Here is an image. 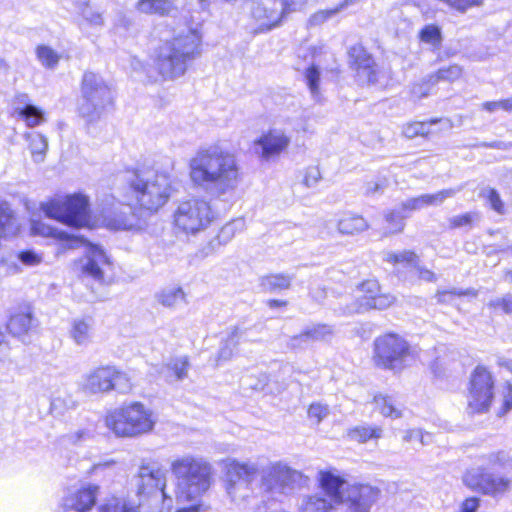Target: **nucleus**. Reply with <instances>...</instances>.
I'll use <instances>...</instances> for the list:
<instances>
[{"label": "nucleus", "mask_w": 512, "mask_h": 512, "mask_svg": "<svg viewBox=\"0 0 512 512\" xmlns=\"http://www.w3.org/2000/svg\"><path fill=\"white\" fill-rule=\"evenodd\" d=\"M403 439L406 442H419L420 445H427V442L424 441V433L420 429L406 431Z\"/></svg>", "instance_id": "60"}, {"label": "nucleus", "mask_w": 512, "mask_h": 512, "mask_svg": "<svg viewBox=\"0 0 512 512\" xmlns=\"http://www.w3.org/2000/svg\"><path fill=\"white\" fill-rule=\"evenodd\" d=\"M482 108L490 113L498 110L512 112V97L499 101H488L482 104Z\"/></svg>", "instance_id": "54"}, {"label": "nucleus", "mask_w": 512, "mask_h": 512, "mask_svg": "<svg viewBox=\"0 0 512 512\" xmlns=\"http://www.w3.org/2000/svg\"><path fill=\"white\" fill-rule=\"evenodd\" d=\"M311 342L327 340L332 337L333 329L326 324H317L305 329Z\"/></svg>", "instance_id": "45"}, {"label": "nucleus", "mask_w": 512, "mask_h": 512, "mask_svg": "<svg viewBox=\"0 0 512 512\" xmlns=\"http://www.w3.org/2000/svg\"><path fill=\"white\" fill-rule=\"evenodd\" d=\"M477 295V292L472 289H452V290H443L438 291L436 294L437 301L439 303H448L450 302L452 296H473L475 297Z\"/></svg>", "instance_id": "49"}, {"label": "nucleus", "mask_w": 512, "mask_h": 512, "mask_svg": "<svg viewBox=\"0 0 512 512\" xmlns=\"http://www.w3.org/2000/svg\"><path fill=\"white\" fill-rule=\"evenodd\" d=\"M478 461L479 465L464 475L463 481L467 487L493 499H500L510 492L512 479L493 471L496 468L512 471V456L507 451L484 454Z\"/></svg>", "instance_id": "4"}, {"label": "nucleus", "mask_w": 512, "mask_h": 512, "mask_svg": "<svg viewBox=\"0 0 512 512\" xmlns=\"http://www.w3.org/2000/svg\"><path fill=\"white\" fill-rule=\"evenodd\" d=\"M461 190L462 187L457 189L449 188L434 194H423L418 197L409 198L400 204L401 210H403L404 213L409 216L412 212L421 210L424 207L440 205L446 199L454 197L456 193L460 192Z\"/></svg>", "instance_id": "19"}, {"label": "nucleus", "mask_w": 512, "mask_h": 512, "mask_svg": "<svg viewBox=\"0 0 512 512\" xmlns=\"http://www.w3.org/2000/svg\"><path fill=\"white\" fill-rule=\"evenodd\" d=\"M348 435L352 440L364 443L370 439L380 438L382 436V429L376 426H357L351 429Z\"/></svg>", "instance_id": "36"}, {"label": "nucleus", "mask_w": 512, "mask_h": 512, "mask_svg": "<svg viewBox=\"0 0 512 512\" xmlns=\"http://www.w3.org/2000/svg\"><path fill=\"white\" fill-rule=\"evenodd\" d=\"M305 79L313 97H316L318 94L320 80L319 69L314 65L307 68L305 71Z\"/></svg>", "instance_id": "50"}, {"label": "nucleus", "mask_w": 512, "mask_h": 512, "mask_svg": "<svg viewBox=\"0 0 512 512\" xmlns=\"http://www.w3.org/2000/svg\"><path fill=\"white\" fill-rule=\"evenodd\" d=\"M41 226L43 228L42 229L43 233H47L48 235H51V236L57 237L61 240L67 241L69 248H76L79 246V244H81L83 242V240L80 237L70 235L66 231L59 230L57 228L45 227L44 225H41Z\"/></svg>", "instance_id": "44"}, {"label": "nucleus", "mask_w": 512, "mask_h": 512, "mask_svg": "<svg viewBox=\"0 0 512 512\" xmlns=\"http://www.w3.org/2000/svg\"><path fill=\"white\" fill-rule=\"evenodd\" d=\"M360 290L365 293L366 301H369L372 295L379 293L380 286L376 280H366L360 284Z\"/></svg>", "instance_id": "58"}, {"label": "nucleus", "mask_w": 512, "mask_h": 512, "mask_svg": "<svg viewBox=\"0 0 512 512\" xmlns=\"http://www.w3.org/2000/svg\"><path fill=\"white\" fill-rule=\"evenodd\" d=\"M190 362L187 356L172 357L161 367L160 374L168 383L182 381L188 376Z\"/></svg>", "instance_id": "23"}, {"label": "nucleus", "mask_w": 512, "mask_h": 512, "mask_svg": "<svg viewBox=\"0 0 512 512\" xmlns=\"http://www.w3.org/2000/svg\"><path fill=\"white\" fill-rule=\"evenodd\" d=\"M115 366H102L87 374L82 383V390L87 394L105 393L112 390V377Z\"/></svg>", "instance_id": "18"}, {"label": "nucleus", "mask_w": 512, "mask_h": 512, "mask_svg": "<svg viewBox=\"0 0 512 512\" xmlns=\"http://www.w3.org/2000/svg\"><path fill=\"white\" fill-rule=\"evenodd\" d=\"M107 226L115 230H129L135 225L132 207L123 205L119 212L112 217H107Z\"/></svg>", "instance_id": "27"}, {"label": "nucleus", "mask_w": 512, "mask_h": 512, "mask_svg": "<svg viewBox=\"0 0 512 512\" xmlns=\"http://www.w3.org/2000/svg\"><path fill=\"white\" fill-rule=\"evenodd\" d=\"M449 222H450V225L452 228H458V227L467 226V225L471 224L472 217H471V214L466 213L463 215H458V216H454V217L450 218Z\"/></svg>", "instance_id": "62"}, {"label": "nucleus", "mask_w": 512, "mask_h": 512, "mask_svg": "<svg viewBox=\"0 0 512 512\" xmlns=\"http://www.w3.org/2000/svg\"><path fill=\"white\" fill-rule=\"evenodd\" d=\"M106 426L118 437H137L153 430V412L140 402H133L109 413Z\"/></svg>", "instance_id": "8"}, {"label": "nucleus", "mask_w": 512, "mask_h": 512, "mask_svg": "<svg viewBox=\"0 0 512 512\" xmlns=\"http://www.w3.org/2000/svg\"><path fill=\"white\" fill-rule=\"evenodd\" d=\"M137 495L150 496L159 493L166 497V477L160 464L152 460H142L137 476L135 477Z\"/></svg>", "instance_id": "15"}, {"label": "nucleus", "mask_w": 512, "mask_h": 512, "mask_svg": "<svg viewBox=\"0 0 512 512\" xmlns=\"http://www.w3.org/2000/svg\"><path fill=\"white\" fill-rule=\"evenodd\" d=\"M395 302V297L389 293L372 295V299L366 301L369 308L383 310L390 307Z\"/></svg>", "instance_id": "48"}, {"label": "nucleus", "mask_w": 512, "mask_h": 512, "mask_svg": "<svg viewBox=\"0 0 512 512\" xmlns=\"http://www.w3.org/2000/svg\"><path fill=\"white\" fill-rule=\"evenodd\" d=\"M41 210L47 217L74 228L85 227L90 222L89 199L81 193L42 203Z\"/></svg>", "instance_id": "10"}, {"label": "nucleus", "mask_w": 512, "mask_h": 512, "mask_svg": "<svg viewBox=\"0 0 512 512\" xmlns=\"http://www.w3.org/2000/svg\"><path fill=\"white\" fill-rule=\"evenodd\" d=\"M82 15L91 25L102 26L104 24L102 14L97 11H93L91 8H85L82 11Z\"/></svg>", "instance_id": "59"}, {"label": "nucleus", "mask_w": 512, "mask_h": 512, "mask_svg": "<svg viewBox=\"0 0 512 512\" xmlns=\"http://www.w3.org/2000/svg\"><path fill=\"white\" fill-rule=\"evenodd\" d=\"M215 214L208 201L191 198L181 201L174 212V223L187 234H196L205 230L214 220Z\"/></svg>", "instance_id": "11"}, {"label": "nucleus", "mask_w": 512, "mask_h": 512, "mask_svg": "<svg viewBox=\"0 0 512 512\" xmlns=\"http://www.w3.org/2000/svg\"><path fill=\"white\" fill-rule=\"evenodd\" d=\"M329 414L327 405L320 403H313L308 409V416L310 419H315L316 423H320Z\"/></svg>", "instance_id": "55"}, {"label": "nucleus", "mask_w": 512, "mask_h": 512, "mask_svg": "<svg viewBox=\"0 0 512 512\" xmlns=\"http://www.w3.org/2000/svg\"><path fill=\"white\" fill-rule=\"evenodd\" d=\"M408 217L407 214L401 210V206L392 209L385 214V220L389 225L390 233H399L403 231L405 227V219Z\"/></svg>", "instance_id": "38"}, {"label": "nucleus", "mask_w": 512, "mask_h": 512, "mask_svg": "<svg viewBox=\"0 0 512 512\" xmlns=\"http://www.w3.org/2000/svg\"><path fill=\"white\" fill-rule=\"evenodd\" d=\"M339 12L340 10L338 9L337 6L331 9L320 10L310 16L308 20V25L310 27L321 25Z\"/></svg>", "instance_id": "51"}, {"label": "nucleus", "mask_w": 512, "mask_h": 512, "mask_svg": "<svg viewBox=\"0 0 512 512\" xmlns=\"http://www.w3.org/2000/svg\"><path fill=\"white\" fill-rule=\"evenodd\" d=\"M17 229L18 228L15 225L12 210L10 209L8 204H6V203L1 204L0 205V238L15 234Z\"/></svg>", "instance_id": "35"}, {"label": "nucleus", "mask_w": 512, "mask_h": 512, "mask_svg": "<svg viewBox=\"0 0 512 512\" xmlns=\"http://www.w3.org/2000/svg\"><path fill=\"white\" fill-rule=\"evenodd\" d=\"M421 41L439 47L442 42L441 30L436 25H426L419 33Z\"/></svg>", "instance_id": "41"}, {"label": "nucleus", "mask_w": 512, "mask_h": 512, "mask_svg": "<svg viewBox=\"0 0 512 512\" xmlns=\"http://www.w3.org/2000/svg\"><path fill=\"white\" fill-rule=\"evenodd\" d=\"M311 343L312 342H311L306 330H304L300 334L290 337L289 341L287 342V346L291 349H305Z\"/></svg>", "instance_id": "56"}, {"label": "nucleus", "mask_w": 512, "mask_h": 512, "mask_svg": "<svg viewBox=\"0 0 512 512\" xmlns=\"http://www.w3.org/2000/svg\"><path fill=\"white\" fill-rule=\"evenodd\" d=\"M374 402L383 416L391 418L401 417L402 413L395 407L394 401L391 397L376 395L374 397Z\"/></svg>", "instance_id": "40"}, {"label": "nucleus", "mask_w": 512, "mask_h": 512, "mask_svg": "<svg viewBox=\"0 0 512 512\" xmlns=\"http://www.w3.org/2000/svg\"><path fill=\"white\" fill-rule=\"evenodd\" d=\"M261 474V488L265 492L288 494L308 485L309 478L302 472L281 462L260 468L257 463L228 460L226 464V491L232 501L249 497L250 485Z\"/></svg>", "instance_id": "1"}, {"label": "nucleus", "mask_w": 512, "mask_h": 512, "mask_svg": "<svg viewBox=\"0 0 512 512\" xmlns=\"http://www.w3.org/2000/svg\"><path fill=\"white\" fill-rule=\"evenodd\" d=\"M488 306L494 310H501L505 314H512V294L491 299Z\"/></svg>", "instance_id": "53"}, {"label": "nucleus", "mask_w": 512, "mask_h": 512, "mask_svg": "<svg viewBox=\"0 0 512 512\" xmlns=\"http://www.w3.org/2000/svg\"><path fill=\"white\" fill-rule=\"evenodd\" d=\"M479 508V499L472 497L466 499L461 506V512H476Z\"/></svg>", "instance_id": "64"}, {"label": "nucleus", "mask_w": 512, "mask_h": 512, "mask_svg": "<svg viewBox=\"0 0 512 512\" xmlns=\"http://www.w3.org/2000/svg\"><path fill=\"white\" fill-rule=\"evenodd\" d=\"M461 75H462V68L459 65L454 64V65H450L448 67L440 68L436 72L435 76L431 77V80L433 79V77H435L436 79L434 80V82H438V81L453 82V81L459 79Z\"/></svg>", "instance_id": "43"}, {"label": "nucleus", "mask_w": 512, "mask_h": 512, "mask_svg": "<svg viewBox=\"0 0 512 512\" xmlns=\"http://www.w3.org/2000/svg\"><path fill=\"white\" fill-rule=\"evenodd\" d=\"M156 301L163 307L176 309L186 304V294L181 287L169 286L155 293Z\"/></svg>", "instance_id": "25"}, {"label": "nucleus", "mask_w": 512, "mask_h": 512, "mask_svg": "<svg viewBox=\"0 0 512 512\" xmlns=\"http://www.w3.org/2000/svg\"><path fill=\"white\" fill-rule=\"evenodd\" d=\"M131 388L132 384L127 374L115 367V375L112 377V390L125 394L128 393Z\"/></svg>", "instance_id": "46"}, {"label": "nucleus", "mask_w": 512, "mask_h": 512, "mask_svg": "<svg viewBox=\"0 0 512 512\" xmlns=\"http://www.w3.org/2000/svg\"><path fill=\"white\" fill-rule=\"evenodd\" d=\"M415 269H417L419 278L426 281V282H436L437 276L434 272L431 270L424 268L422 266H419L418 264L415 265Z\"/></svg>", "instance_id": "63"}, {"label": "nucleus", "mask_w": 512, "mask_h": 512, "mask_svg": "<svg viewBox=\"0 0 512 512\" xmlns=\"http://www.w3.org/2000/svg\"><path fill=\"white\" fill-rule=\"evenodd\" d=\"M37 326V321L30 312H17L10 316L7 323L9 333L26 343L29 335Z\"/></svg>", "instance_id": "21"}, {"label": "nucleus", "mask_w": 512, "mask_h": 512, "mask_svg": "<svg viewBox=\"0 0 512 512\" xmlns=\"http://www.w3.org/2000/svg\"><path fill=\"white\" fill-rule=\"evenodd\" d=\"M105 264H108V257L105 252L99 246L89 244L83 273L100 282L104 278L102 266Z\"/></svg>", "instance_id": "22"}, {"label": "nucleus", "mask_w": 512, "mask_h": 512, "mask_svg": "<svg viewBox=\"0 0 512 512\" xmlns=\"http://www.w3.org/2000/svg\"><path fill=\"white\" fill-rule=\"evenodd\" d=\"M482 195L488 200L491 208L499 214L504 213V203L498 192L493 188H486L482 191Z\"/></svg>", "instance_id": "52"}, {"label": "nucleus", "mask_w": 512, "mask_h": 512, "mask_svg": "<svg viewBox=\"0 0 512 512\" xmlns=\"http://www.w3.org/2000/svg\"><path fill=\"white\" fill-rule=\"evenodd\" d=\"M111 89L103 78L93 72H85L81 83L78 111L87 122L101 118L107 106L112 104Z\"/></svg>", "instance_id": "9"}, {"label": "nucleus", "mask_w": 512, "mask_h": 512, "mask_svg": "<svg viewBox=\"0 0 512 512\" xmlns=\"http://www.w3.org/2000/svg\"><path fill=\"white\" fill-rule=\"evenodd\" d=\"M249 328L244 326H233L230 328L228 337L222 342L218 351V361H228L233 357L234 350L241 340H247L246 335Z\"/></svg>", "instance_id": "24"}, {"label": "nucleus", "mask_w": 512, "mask_h": 512, "mask_svg": "<svg viewBox=\"0 0 512 512\" xmlns=\"http://www.w3.org/2000/svg\"><path fill=\"white\" fill-rule=\"evenodd\" d=\"M36 55L40 63L49 69L55 68L60 60L59 54L54 49L46 45L37 46Z\"/></svg>", "instance_id": "39"}, {"label": "nucleus", "mask_w": 512, "mask_h": 512, "mask_svg": "<svg viewBox=\"0 0 512 512\" xmlns=\"http://www.w3.org/2000/svg\"><path fill=\"white\" fill-rule=\"evenodd\" d=\"M321 488L335 503H347L348 512H370L380 490L365 484H348L335 470H320Z\"/></svg>", "instance_id": "6"}, {"label": "nucleus", "mask_w": 512, "mask_h": 512, "mask_svg": "<svg viewBox=\"0 0 512 512\" xmlns=\"http://www.w3.org/2000/svg\"><path fill=\"white\" fill-rule=\"evenodd\" d=\"M386 261L390 263H407L415 268L418 263V256L410 250H405L399 253H388Z\"/></svg>", "instance_id": "47"}, {"label": "nucleus", "mask_w": 512, "mask_h": 512, "mask_svg": "<svg viewBox=\"0 0 512 512\" xmlns=\"http://www.w3.org/2000/svg\"><path fill=\"white\" fill-rule=\"evenodd\" d=\"M409 353V343L397 334L388 333L374 341L375 362L385 369L401 370Z\"/></svg>", "instance_id": "12"}, {"label": "nucleus", "mask_w": 512, "mask_h": 512, "mask_svg": "<svg viewBox=\"0 0 512 512\" xmlns=\"http://www.w3.org/2000/svg\"><path fill=\"white\" fill-rule=\"evenodd\" d=\"M76 406V402L70 395L54 397L50 404L51 412L62 415L66 410L73 409Z\"/></svg>", "instance_id": "42"}, {"label": "nucleus", "mask_w": 512, "mask_h": 512, "mask_svg": "<svg viewBox=\"0 0 512 512\" xmlns=\"http://www.w3.org/2000/svg\"><path fill=\"white\" fill-rule=\"evenodd\" d=\"M202 36L196 29H185L163 42L156 50L153 63L164 80L182 77L201 54Z\"/></svg>", "instance_id": "3"}, {"label": "nucleus", "mask_w": 512, "mask_h": 512, "mask_svg": "<svg viewBox=\"0 0 512 512\" xmlns=\"http://www.w3.org/2000/svg\"><path fill=\"white\" fill-rule=\"evenodd\" d=\"M367 228V221L362 216L355 214H346L338 221V231L341 234L353 235L363 232Z\"/></svg>", "instance_id": "28"}, {"label": "nucleus", "mask_w": 512, "mask_h": 512, "mask_svg": "<svg viewBox=\"0 0 512 512\" xmlns=\"http://www.w3.org/2000/svg\"><path fill=\"white\" fill-rule=\"evenodd\" d=\"M176 479L177 494L186 501H196L213 483V467L200 456L186 454L174 459L170 466Z\"/></svg>", "instance_id": "5"}, {"label": "nucleus", "mask_w": 512, "mask_h": 512, "mask_svg": "<svg viewBox=\"0 0 512 512\" xmlns=\"http://www.w3.org/2000/svg\"><path fill=\"white\" fill-rule=\"evenodd\" d=\"M290 144V138L280 130H270L255 140V151L264 160L279 155Z\"/></svg>", "instance_id": "17"}, {"label": "nucleus", "mask_w": 512, "mask_h": 512, "mask_svg": "<svg viewBox=\"0 0 512 512\" xmlns=\"http://www.w3.org/2000/svg\"><path fill=\"white\" fill-rule=\"evenodd\" d=\"M16 110L29 127H35L45 122V113L33 104L17 107Z\"/></svg>", "instance_id": "34"}, {"label": "nucleus", "mask_w": 512, "mask_h": 512, "mask_svg": "<svg viewBox=\"0 0 512 512\" xmlns=\"http://www.w3.org/2000/svg\"><path fill=\"white\" fill-rule=\"evenodd\" d=\"M137 203L149 211H157L170 197V179L154 170L127 171L124 176Z\"/></svg>", "instance_id": "7"}, {"label": "nucleus", "mask_w": 512, "mask_h": 512, "mask_svg": "<svg viewBox=\"0 0 512 512\" xmlns=\"http://www.w3.org/2000/svg\"><path fill=\"white\" fill-rule=\"evenodd\" d=\"M293 278V275L285 273L266 275L260 278V287L264 292H281L290 288Z\"/></svg>", "instance_id": "26"}, {"label": "nucleus", "mask_w": 512, "mask_h": 512, "mask_svg": "<svg viewBox=\"0 0 512 512\" xmlns=\"http://www.w3.org/2000/svg\"><path fill=\"white\" fill-rule=\"evenodd\" d=\"M99 487L88 485L71 493L64 499V506L76 512H89L96 504Z\"/></svg>", "instance_id": "20"}, {"label": "nucleus", "mask_w": 512, "mask_h": 512, "mask_svg": "<svg viewBox=\"0 0 512 512\" xmlns=\"http://www.w3.org/2000/svg\"><path fill=\"white\" fill-rule=\"evenodd\" d=\"M92 320L75 319L70 329V336L77 345H87L91 340Z\"/></svg>", "instance_id": "30"}, {"label": "nucleus", "mask_w": 512, "mask_h": 512, "mask_svg": "<svg viewBox=\"0 0 512 512\" xmlns=\"http://www.w3.org/2000/svg\"><path fill=\"white\" fill-rule=\"evenodd\" d=\"M189 176L196 188L215 197L234 192L241 181L236 156L219 145L196 151L189 160Z\"/></svg>", "instance_id": "2"}, {"label": "nucleus", "mask_w": 512, "mask_h": 512, "mask_svg": "<svg viewBox=\"0 0 512 512\" xmlns=\"http://www.w3.org/2000/svg\"><path fill=\"white\" fill-rule=\"evenodd\" d=\"M136 9L145 14L167 15L173 10L169 0H138Z\"/></svg>", "instance_id": "31"}, {"label": "nucleus", "mask_w": 512, "mask_h": 512, "mask_svg": "<svg viewBox=\"0 0 512 512\" xmlns=\"http://www.w3.org/2000/svg\"><path fill=\"white\" fill-rule=\"evenodd\" d=\"M244 8L250 19L246 29L253 36L266 33L278 26L286 11L284 7L278 6L277 1L269 7L261 0H245Z\"/></svg>", "instance_id": "13"}, {"label": "nucleus", "mask_w": 512, "mask_h": 512, "mask_svg": "<svg viewBox=\"0 0 512 512\" xmlns=\"http://www.w3.org/2000/svg\"><path fill=\"white\" fill-rule=\"evenodd\" d=\"M438 122V119H432L430 121L409 123L404 126L403 135L409 139L417 136H427L431 133V126Z\"/></svg>", "instance_id": "37"}, {"label": "nucleus", "mask_w": 512, "mask_h": 512, "mask_svg": "<svg viewBox=\"0 0 512 512\" xmlns=\"http://www.w3.org/2000/svg\"><path fill=\"white\" fill-rule=\"evenodd\" d=\"M300 512H337L332 504L321 495H309L303 497Z\"/></svg>", "instance_id": "29"}, {"label": "nucleus", "mask_w": 512, "mask_h": 512, "mask_svg": "<svg viewBox=\"0 0 512 512\" xmlns=\"http://www.w3.org/2000/svg\"><path fill=\"white\" fill-rule=\"evenodd\" d=\"M348 56L350 67L356 72L360 83L377 84L380 82L382 71L372 55L361 44L353 45L348 51Z\"/></svg>", "instance_id": "16"}, {"label": "nucleus", "mask_w": 512, "mask_h": 512, "mask_svg": "<svg viewBox=\"0 0 512 512\" xmlns=\"http://www.w3.org/2000/svg\"><path fill=\"white\" fill-rule=\"evenodd\" d=\"M98 512H139L138 505L125 498H111L99 506Z\"/></svg>", "instance_id": "33"}, {"label": "nucleus", "mask_w": 512, "mask_h": 512, "mask_svg": "<svg viewBox=\"0 0 512 512\" xmlns=\"http://www.w3.org/2000/svg\"><path fill=\"white\" fill-rule=\"evenodd\" d=\"M19 259L26 265H36L41 261L40 257L31 250L21 252L19 254Z\"/></svg>", "instance_id": "61"}, {"label": "nucleus", "mask_w": 512, "mask_h": 512, "mask_svg": "<svg viewBox=\"0 0 512 512\" xmlns=\"http://www.w3.org/2000/svg\"><path fill=\"white\" fill-rule=\"evenodd\" d=\"M321 179V173L318 167L311 166L306 169L303 183L307 187H314Z\"/></svg>", "instance_id": "57"}, {"label": "nucleus", "mask_w": 512, "mask_h": 512, "mask_svg": "<svg viewBox=\"0 0 512 512\" xmlns=\"http://www.w3.org/2000/svg\"><path fill=\"white\" fill-rule=\"evenodd\" d=\"M494 397V379L490 371L478 365L471 374L468 410L470 413L488 411Z\"/></svg>", "instance_id": "14"}, {"label": "nucleus", "mask_w": 512, "mask_h": 512, "mask_svg": "<svg viewBox=\"0 0 512 512\" xmlns=\"http://www.w3.org/2000/svg\"><path fill=\"white\" fill-rule=\"evenodd\" d=\"M26 139L29 141V148L34 161L37 163L42 162L48 149L47 138L40 133L34 132L26 134Z\"/></svg>", "instance_id": "32"}]
</instances>
